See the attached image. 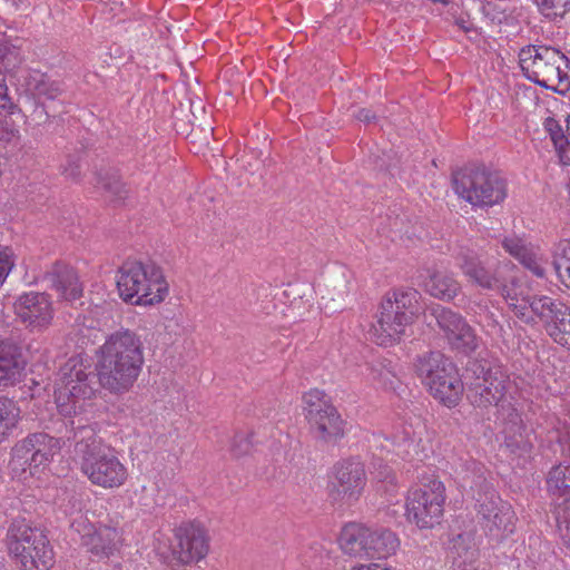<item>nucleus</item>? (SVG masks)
<instances>
[{
  "instance_id": "nucleus-1",
  "label": "nucleus",
  "mask_w": 570,
  "mask_h": 570,
  "mask_svg": "<svg viewBox=\"0 0 570 570\" xmlns=\"http://www.w3.org/2000/svg\"><path fill=\"white\" fill-rule=\"evenodd\" d=\"M144 346L140 337L121 328L108 335L96 351V371L101 387L112 394L128 392L137 381L144 365Z\"/></svg>"
},
{
  "instance_id": "nucleus-2",
  "label": "nucleus",
  "mask_w": 570,
  "mask_h": 570,
  "mask_svg": "<svg viewBox=\"0 0 570 570\" xmlns=\"http://www.w3.org/2000/svg\"><path fill=\"white\" fill-rule=\"evenodd\" d=\"M79 436L75 450L81 459V472L88 480L104 489H115L125 484L128 471L115 450L100 444L94 438V430L90 428L79 425L75 439Z\"/></svg>"
},
{
  "instance_id": "nucleus-3",
  "label": "nucleus",
  "mask_w": 570,
  "mask_h": 570,
  "mask_svg": "<svg viewBox=\"0 0 570 570\" xmlns=\"http://www.w3.org/2000/svg\"><path fill=\"white\" fill-rule=\"evenodd\" d=\"M453 257L470 283L483 289L499 292L508 306L510 305L518 292L513 264L510 262L498 263L495 266L484 264L469 239L456 244Z\"/></svg>"
},
{
  "instance_id": "nucleus-4",
  "label": "nucleus",
  "mask_w": 570,
  "mask_h": 570,
  "mask_svg": "<svg viewBox=\"0 0 570 570\" xmlns=\"http://www.w3.org/2000/svg\"><path fill=\"white\" fill-rule=\"evenodd\" d=\"M421 295L414 288H397L383 297L376 322L370 330L372 340L381 346H391L401 341L405 328L419 312Z\"/></svg>"
},
{
  "instance_id": "nucleus-5",
  "label": "nucleus",
  "mask_w": 570,
  "mask_h": 570,
  "mask_svg": "<svg viewBox=\"0 0 570 570\" xmlns=\"http://www.w3.org/2000/svg\"><path fill=\"white\" fill-rule=\"evenodd\" d=\"M66 433L58 432L60 436H51L46 432L29 433L27 436L18 441L11 449L10 469L16 476H23L28 472L30 476L33 475L32 468L47 465L52 461L53 456L58 454L67 441H79L75 439V432H78V426L75 428L72 420H62Z\"/></svg>"
},
{
  "instance_id": "nucleus-6",
  "label": "nucleus",
  "mask_w": 570,
  "mask_h": 570,
  "mask_svg": "<svg viewBox=\"0 0 570 570\" xmlns=\"http://www.w3.org/2000/svg\"><path fill=\"white\" fill-rule=\"evenodd\" d=\"M117 288L125 302L153 305L165 298L168 285L155 264L126 261L117 273Z\"/></svg>"
},
{
  "instance_id": "nucleus-7",
  "label": "nucleus",
  "mask_w": 570,
  "mask_h": 570,
  "mask_svg": "<svg viewBox=\"0 0 570 570\" xmlns=\"http://www.w3.org/2000/svg\"><path fill=\"white\" fill-rule=\"evenodd\" d=\"M7 546L22 570L49 569L53 551L45 531L24 519H14L8 528Z\"/></svg>"
},
{
  "instance_id": "nucleus-8",
  "label": "nucleus",
  "mask_w": 570,
  "mask_h": 570,
  "mask_svg": "<svg viewBox=\"0 0 570 570\" xmlns=\"http://www.w3.org/2000/svg\"><path fill=\"white\" fill-rule=\"evenodd\" d=\"M560 62L568 65L569 59L552 47L528 46L519 53L520 67L530 81L566 95L570 90V77L561 70Z\"/></svg>"
},
{
  "instance_id": "nucleus-9",
  "label": "nucleus",
  "mask_w": 570,
  "mask_h": 570,
  "mask_svg": "<svg viewBox=\"0 0 570 570\" xmlns=\"http://www.w3.org/2000/svg\"><path fill=\"white\" fill-rule=\"evenodd\" d=\"M414 368L430 393L448 406L455 405L463 392V382L455 364L440 351L416 357Z\"/></svg>"
},
{
  "instance_id": "nucleus-10",
  "label": "nucleus",
  "mask_w": 570,
  "mask_h": 570,
  "mask_svg": "<svg viewBox=\"0 0 570 570\" xmlns=\"http://www.w3.org/2000/svg\"><path fill=\"white\" fill-rule=\"evenodd\" d=\"M454 191L473 206L491 207L507 197V180L484 166L464 167L453 174Z\"/></svg>"
},
{
  "instance_id": "nucleus-11",
  "label": "nucleus",
  "mask_w": 570,
  "mask_h": 570,
  "mask_svg": "<svg viewBox=\"0 0 570 570\" xmlns=\"http://www.w3.org/2000/svg\"><path fill=\"white\" fill-rule=\"evenodd\" d=\"M56 385L55 394L58 400H89L101 387L100 374L89 357L78 354L69 357L60 366Z\"/></svg>"
},
{
  "instance_id": "nucleus-12",
  "label": "nucleus",
  "mask_w": 570,
  "mask_h": 570,
  "mask_svg": "<svg viewBox=\"0 0 570 570\" xmlns=\"http://www.w3.org/2000/svg\"><path fill=\"white\" fill-rule=\"evenodd\" d=\"M464 380L468 386V399L478 407L498 405L507 393V375L500 366L487 361L470 362Z\"/></svg>"
},
{
  "instance_id": "nucleus-13",
  "label": "nucleus",
  "mask_w": 570,
  "mask_h": 570,
  "mask_svg": "<svg viewBox=\"0 0 570 570\" xmlns=\"http://www.w3.org/2000/svg\"><path fill=\"white\" fill-rule=\"evenodd\" d=\"M445 502V487L432 479L422 487L411 490L406 498V518L420 529L440 524Z\"/></svg>"
},
{
  "instance_id": "nucleus-14",
  "label": "nucleus",
  "mask_w": 570,
  "mask_h": 570,
  "mask_svg": "<svg viewBox=\"0 0 570 570\" xmlns=\"http://www.w3.org/2000/svg\"><path fill=\"white\" fill-rule=\"evenodd\" d=\"M509 308L525 324H534L538 318L548 334L570 313V306L558 298L547 295L522 296L519 292L510 302Z\"/></svg>"
},
{
  "instance_id": "nucleus-15",
  "label": "nucleus",
  "mask_w": 570,
  "mask_h": 570,
  "mask_svg": "<svg viewBox=\"0 0 570 570\" xmlns=\"http://www.w3.org/2000/svg\"><path fill=\"white\" fill-rule=\"evenodd\" d=\"M306 419L316 440L331 443L344 435V422L324 392L312 390L303 396Z\"/></svg>"
},
{
  "instance_id": "nucleus-16",
  "label": "nucleus",
  "mask_w": 570,
  "mask_h": 570,
  "mask_svg": "<svg viewBox=\"0 0 570 570\" xmlns=\"http://www.w3.org/2000/svg\"><path fill=\"white\" fill-rule=\"evenodd\" d=\"M476 501L478 514L484 531L495 538L502 539L513 532L514 512L511 505L503 501L493 489H485L479 497L473 494Z\"/></svg>"
},
{
  "instance_id": "nucleus-17",
  "label": "nucleus",
  "mask_w": 570,
  "mask_h": 570,
  "mask_svg": "<svg viewBox=\"0 0 570 570\" xmlns=\"http://www.w3.org/2000/svg\"><path fill=\"white\" fill-rule=\"evenodd\" d=\"M366 482L364 463L356 459L344 460L333 468L330 495L334 501L355 502L362 495Z\"/></svg>"
},
{
  "instance_id": "nucleus-18",
  "label": "nucleus",
  "mask_w": 570,
  "mask_h": 570,
  "mask_svg": "<svg viewBox=\"0 0 570 570\" xmlns=\"http://www.w3.org/2000/svg\"><path fill=\"white\" fill-rule=\"evenodd\" d=\"M174 557L184 564L203 560L209 551V535L200 522H185L174 531Z\"/></svg>"
},
{
  "instance_id": "nucleus-19",
  "label": "nucleus",
  "mask_w": 570,
  "mask_h": 570,
  "mask_svg": "<svg viewBox=\"0 0 570 570\" xmlns=\"http://www.w3.org/2000/svg\"><path fill=\"white\" fill-rule=\"evenodd\" d=\"M71 530L79 534L80 543L87 552L97 559L109 558L117 551L120 542V535L115 528L96 527L82 515L73 519Z\"/></svg>"
},
{
  "instance_id": "nucleus-20",
  "label": "nucleus",
  "mask_w": 570,
  "mask_h": 570,
  "mask_svg": "<svg viewBox=\"0 0 570 570\" xmlns=\"http://www.w3.org/2000/svg\"><path fill=\"white\" fill-rule=\"evenodd\" d=\"M13 307L18 318L31 331L46 330L53 318L52 303L46 293H24L17 298Z\"/></svg>"
},
{
  "instance_id": "nucleus-21",
  "label": "nucleus",
  "mask_w": 570,
  "mask_h": 570,
  "mask_svg": "<svg viewBox=\"0 0 570 570\" xmlns=\"http://www.w3.org/2000/svg\"><path fill=\"white\" fill-rule=\"evenodd\" d=\"M26 365L22 347L13 338L0 337V387L19 383Z\"/></svg>"
},
{
  "instance_id": "nucleus-22",
  "label": "nucleus",
  "mask_w": 570,
  "mask_h": 570,
  "mask_svg": "<svg viewBox=\"0 0 570 570\" xmlns=\"http://www.w3.org/2000/svg\"><path fill=\"white\" fill-rule=\"evenodd\" d=\"M454 479L463 490L476 492V497L491 489L485 478L484 465L471 456L459 458L453 463Z\"/></svg>"
},
{
  "instance_id": "nucleus-23",
  "label": "nucleus",
  "mask_w": 570,
  "mask_h": 570,
  "mask_svg": "<svg viewBox=\"0 0 570 570\" xmlns=\"http://www.w3.org/2000/svg\"><path fill=\"white\" fill-rule=\"evenodd\" d=\"M46 279L53 288L59 297L73 302L82 295V284L79 281L77 272L73 267L57 263L46 274Z\"/></svg>"
},
{
  "instance_id": "nucleus-24",
  "label": "nucleus",
  "mask_w": 570,
  "mask_h": 570,
  "mask_svg": "<svg viewBox=\"0 0 570 570\" xmlns=\"http://www.w3.org/2000/svg\"><path fill=\"white\" fill-rule=\"evenodd\" d=\"M502 433L504 435V446L510 453L519 458L531 453L533 446L531 433L525 429L518 414L510 415V419L504 423Z\"/></svg>"
},
{
  "instance_id": "nucleus-25",
  "label": "nucleus",
  "mask_w": 570,
  "mask_h": 570,
  "mask_svg": "<svg viewBox=\"0 0 570 570\" xmlns=\"http://www.w3.org/2000/svg\"><path fill=\"white\" fill-rule=\"evenodd\" d=\"M23 86L36 101L57 100L65 91L60 81L38 70L27 72Z\"/></svg>"
},
{
  "instance_id": "nucleus-26",
  "label": "nucleus",
  "mask_w": 570,
  "mask_h": 570,
  "mask_svg": "<svg viewBox=\"0 0 570 570\" xmlns=\"http://www.w3.org/2000/svg\"><path fill=\"white\" fill-rule=\"evenodd\" d=\"M423 285L425 292L432 297L444 302L453 301L462 288L453 274L438 269L428 271V277Z\"/></svg>"
},
{
  "instance_id": "nucleus-27",
  "label": "nucleus",
  "mask_w": 570,
  "mask_h": 570,
  "mask_svg": "<svg viewBox=\"0 0 570 570\" xmlns=\"http://www.w3.org/2000/svg\"><path fill=\"white\" fill-rule=\"evenodd\" d=\"M546 487L549 497L560 501L567 509H570V464L559 463L553 465L546 478Z\"/></svg>"
},
{
  "instance_id": "nucleus-28",
  "label": "nucleus",
  "mask_w": 570,
  "mask_h": 570,
  "mask_svg": "<svg viewBox=\"0 0 570 570\" xmlns=\"http://www.w3.org/2000/svg\"><path fill=\"white\" fill-rule=\"evenodd\" d=\"M368 528L358 524H346L340 534V547L345 554L356 558H368Z\"/></svg>"
},
{
  "instance_id": "nucleus-29",
  "label": "nucleus",
  "mask_w": 570,
  "mask_h": 570,
  "mask_svg": "<svg viewBox=\"0 0 570 570\" xmlns=\"http://www.w3.org/2000/svg\"><path fill=\"white\" fill-rule=\"evenodd\" d=\"M399 546L400 541L391 530L384 528H368L367 551L370 559L387 558L395 553Z\"/></svg>"
},
{
  "instance_id": "nucleus-30",
  "label": "nucleus",
  "mask_w": 570,
  "mask_h": 570,
  "mask_svg": "<svg viewBox=\"0 0 570 570\" xmlns=\"http://www.w3.org/2000/svg\"><path fill=\"white\" fill-rule=\"evenodd\" d=\"M445 338L453 350L463 354L473 353L479 346V338L472 326L464 320Z\"/></svg>"
},
{
  "instance_id": "nucleus-31",
  "label": "nucleus",
  "mask_w": 570,
  "mask_h": 570,
  "mask_svg": "<svg viewBox=\"0 0 570 570\" xmlns=\"http://www.w3.org/2000/svg\"><path fill=\"white\" fill-rule=\"evenodd\" d=\"M96 188L101 189L112 203L122 202L128 190L116 171L101 170L96 175Z\"/></svg>"
},
{
  "instance_id": "nucleus-32",
  "label": "nucleus",
  "mask_w": 570,
  "mask_h": 570,
  "mask_svg": "<svg viewBox=\"0 0 570 570\" xmlns=\"http://www.w3.org/2000/svg\"><path fill=\"white\" fill-rule=\"evenodd\" d=\"M552 265L560 282L570 289V239H560L551 248Z\"/></svg>"
},
{
  "instance_id": "nucleus-33",
  "label": "nucleus",
  "mask_w": 570,
  "mask_h": 570,
  "mask_svg": "<svg viewBox=\"0 0 570 570\" xmlns=\"http://www.w3.org/2000/svg\"><path fill=\"white\" fill-rule=\"evenodd\" d=\"M20 410L8 397H0V443L9 439L17 428Z\"/></svg>"
},
{
  "instance_id": "nucleus-34",
  "label": "nucleus",
  "mask_w": 570,
  "mask_h": 570,
  "mask_svg": "<svg viewBox=\"0 0 570 570\" xmlns=\"http://www.w3.org/2000/svg\"><path fill=\"white\" fill-rule=\"evenodd\" d=\"M423 428L421 424L415 428L412 423H405L402 425V430L395 434V443L397 446L404 448V455L417 454L420 450H423L421 445V430Z\"/></svg>"
},
{
  "instance_id": "nucleus-35",
  "label": "nucleus",
  "mask_w": 570,
  "mask_h": 570,
  "mask_svg": "<svg viewBox=\"0 0 570 570\" xmlns=\"http://www.w3.org/2000/svg\"><path fill=\"white\" fill-rule=\"evenodd\" d=\"M370 380L377 386L383 389L394 387L396 381V372L393 363L386 358L377 360L368 364Z\"/></svg>"
},
{
  "instance_id": "nucleus-36",
  "label": "nucleus",
  "mask_w": 570,
  "mask_h": 570,
  "mask_svg": "<svg viewBox=\"0 0 570 570\" xmlns=\"http://www.w3.org/2000/svg\"><path fill=\"white\" fill-rule=\"evenodd\" d=\"M430 314L435 320L439 328L444 333V336L453 332L465 320L461 314L442 305L433 306L430 309Z\"/></svg>"
},
{
  "instance_id": "nucleus-37",
  "label": "nucleus",
  "mask_w": 570,
  "mask_h": 570,
  "mask_svg": "<svg viewBox=\"0 0 570 570\" xmlns=\"http://www.w3.org/2000/svg\"><path fill=\"white\" fill-rule=\"evenodd\" d=\"M23 60L20 48L10 41H0V68L4 71H13Z\"/></svg>"
},
{
  "instance_id": "nucleus-38",
  "label": "nucleus",
  "mask_w": 570,
  "mask_h": 570,
  "mask_svg": "<svg viewBox=\"0 0 570 570\" xmlns=\"http://www.w3.org/2000/svg\"><path fill=\"white\" fill-rule=\"evenodd\" d=\"M83 153L73 150L66 155L65 160L60 165L61 175L69 180L79 181L81 178V160Z\"/></svg>"
},
{
  "instance_id": "nucleus-39",
  "label": "nucleus",
  "mask_w": 570,
  "mask_h": 570,
  "mask_svg": "<svg viewBox=\"0 0 570 570\" xmlns=\"http://www.w3.org/2000/svg\"><path fill=\"white\" fill-rule=\"evenodd\" d=\"M535 2L548 18H562L570 11V0H535Z\"/></svg>"
},
{
  "instance_id": "nucleus-40",
  "label": "nucleus",
  "mask_w": 570,
  "mask_h": 570,
  "mask_svg": "<svg viewBox=\"0 0 570 570\" xmlns=\"http://www.w3.org/2000/svg\"><path fill=\"white\" fill-rule=\"evenodd\" d=\"M502 247L513 257L532 268L530 265L531 258L529 257L528 249L522 240L517 237H507L502 240Z\"/></svg>"
},
{
  "instance_id": "nucleus-41",
  "label": "nucleus",
  "mask_w": 570,
  "mask_h": 570,
  "mask_svg": "<svg viewBox=\"0 0 570 570\" xmlns=\"http://www.w3.org/2000/svg\"><path fill=\"white\" fill-rule=\"evenodd\" d=\"M11 115L0 114V141L11 142L17 140L20 136V131L16 122L10 118Z\"/></svg>"
},
{
  "instance_id": "nucleus-42",
  "label": "nucleus",
  "mask_w": 570,
  "mask_h": 570,
  "mask_svg": "<svg viewBox=\"0 0 570 570\" xmlns=\"http://www.w3.org/2000/svg\"><path fill=\"white\" fill-rule=\"evenodd\" d=\"M558 326L550 330L549 336L559 345L570 350V312L564 321L559 322Z\"/></svg>"
},
{
  "instance_id": "nucleus-43",
  "label": "nucleus",
  "mask_w": 570,
  "mask_h": 570,
  "mask_svg": "<svg viewBox=\"0 0 570 570\" xmlns=\"http://www.w3.org/2000/svg\"><path fill=\"white\" fill-rule=\"evenodd\" d=\"M0 109L8 115L21 114L22 110L10 95L9 88L3 79H0Z\"/></svg>"
},
{
  "instance_id": "nucleus-44",
  "label": "nucleus",
  "mask_w": 570,
  "mask_h": 570,
  "mask_svg": "<svg viewBox=\"0 0 570 570\" xmlns=\"http://www.w3.org/2000/svg\"><path fill=\"white\" fill-rule=\"evenodd\" d=\"M14 266V255L10 247L0 245V287Z\"/></svg>"
},
{
  "instance_id": "nucleus-45",
  "label": "nucleus",
  "mask_w": 570,
  "mask_h": 570,
  "mask_svg": "<svg viewBox=\"0 0 570 570\" xmlns=\"http://www.w3.org/2000/svg\"><path fill=\"white\" fill-rule=\"evenodd\" d=\"M252 436L253 434L236 433L230 448L232 453L237 458L248 454L253 448Z\"/></svg>"
},
{
  "instance_id": "nucleus-46",
  "label": "nucleus",
  "mask_w": 570,
  "mask_h": 570,
  "mask_svg": "<svg viewBox=\"0 0 570 570\" xmlns=\"http://www.w3.org/2000/svg\"><path fill=\"white\" fill-rule=\"evenodd\" d=\"M51 115L47 110L45 101H36L31 114L28 116V121L35 127H40L50 121Z\"/></svg>"
},
{
  "instance_id": "nucleus-47",
  "label": "nucleus",
  "mask_w": 570,
  "mask_h": 570,
  "mask_svg": "<svg viewBox=\"0 0 570 570\" xmlns=\"http://www.w3.org/2000/svg\"><path fill=\"white\" fill-rule=\"evenodd\" d=\"M480 322H481L482 326L487 330L488 334H490L494 337H498V338L504 337V328L499 323L494 313L487 312Z\"/></svg>"
},
{
  "instance_id": "nucleus-48",
  "label": "nucleus",
  "mask_w": 570,
  "mask_h": 570,
  "mask_svg": "<svg viewBox=\"0 0 570 570\" xmlns=\"http://www.w3.org/2000/svg\"><path fill=\"white\" fill-rule=\"evenodd\" d=\"M371 474L379 482H392L394 480L392 469L382 461H375L373 463V471H371Z\"/></svg>"
},
{
  "instance_id": "nucleus-49",
  "label": "nucleus",
  "mask_w": 570,
  "mask_h": 570,
  "mask_svg": "<svg viewBox=\"0 0 570 570\" xmlns=\"http://www.w3.org/2000/svg\"><path fill=\"white\" fill-rule=\"evenodd\" d=\"M544 129L550 135V138L553 142V146L558 145L559 142H562L563 139H567L568 137L563 134L562 127L559 125V122L553 118H547L544 121Z\"/></svg>"
},
{
  "instance_id": "nucleus-50",
  "label": "nucleus",
  "mask_w": 570,
  "mask_h": 570,
  "mask_svg": "<svg viewBox=\"0 0 570 570\" xmlns=\"http://www.w3.org/2000/svg\"><path fill=\"white\" fill-rule=\"evenodd\" d=\"M556 151L558 154L559 160L563 166H570V141L569 139H563L562 142H559L554 146Z\"/></svg>"
},
{
  "instance_id": "nucleus-51",
  "label": "nucleus",
  "mask_w": 570,
  "mask_h": 570,
  "mask_svg": "<svg viewBox=\"0 0 570 570\" xmlns=\"http://www.w3.org/2000/svg\"><path fill=\"white\" fill-rule=\"evenodd\" d=\"M354 117L360 120V121H363V122H375L376 119H377V116L375 115V112H373L371 109H367V108H361L358 109L355 114H354Z\"/></svg>"
},
{
  "instance_id": "nucleus-52",
  "label": "nucleus",
  "mask_w": 570,
  "mask_h": 570,
  "mask_svg": "<svg viewBox=\"0 0 570 570\" xmlns=\"http://www.w3.org/2000/svg\"><path fill=\"white\" fill-rule=\"evenodd\" d=\"M558 528L564 544L570 548V520L559 522Z\"/></svg>"
},
{
  "instance_id": "nucleus-53",
  "label": "nucleus",
  "mask_w": 570,
  "mask_h": 570,
  "mask_svg": "<svg viewBox=\"0 0 570 570\" xmlns=\"http://www.w3.org/2000/svg\"><path fill=\"white\" fill-rule=\"evenodd\" d=\"M351 570H392L391 568L383 567L380 563L361 564L353 567Z\"/></svg>"
},
{
  "instance_id": "nucleus-54",
  "label": "nucleus",
  "mask_w": 570,
  "mask_h": 570,
  "mask_svg": "<svg viewBox=\"0 0 570 570\" xmlns=\"http://www.w3.org/2000/svg\"><path fill=\"white\" fill-rule=\"evenodd\" d=\"M532 271H533V273H534L537 276L542 277V276L544 275V273H543V268H542V267H540V266H538V265H535V266L532 268Z\"/></svg>"
},
{
  "instance_id": "nucleus-55",
  "label": "nucleus",
  "mask_w": 570,
  "mask_h": 570,
  "mask_svg": "<svg viewBox=\"0 0 570 570\" xmlns=\"http://www.w3.org/2000/svg\"><path fill=\"white\" fill-rule=\"evenodd\" d=\"M567 132H568V136L570 137V115L567 118Z\"/></svg>"
},
{
  "instance_id": "nucleus-56",
  "label": "nucleus",
  "mask_w": 570,
  "mask_h": 570,
  "mask_svg": "<svg viewBox=\"0 0 570 570\" xmlns=\"http://www.w3.org/2000/svg\"><path fill=\"white\" fill-rule=\"evenodd\" d=\"M6 325V322L3 320H0V328H3Z\"/></svg>"
}]
</instances>
